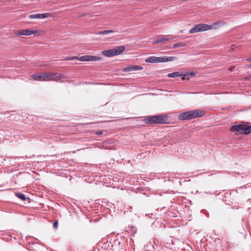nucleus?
Masks as SVG:
<instances>
[{"label": "nucleus", "mask_w": 251, "mask_h": 251, "mask_svg": "<svg viewBox=\"0 0 251 251\" xmlns=\"http://www.w3.org/2000/svg\"><path fill=\"white\" fill-rule=\"evenodd\" d=\"M38 30H30V29H23L21 30H18L15 32V34L17 36H29L32 34H35L38 33Z\"/></svg>", "instance_id": "0eeeda50"}, {"label": "nucleus", "mask_w": 251, "mask_h": 251, "mask_svg": "<svg viewBox=\"0 0 251 251\" xmlns=\"http://www.w3.org/2000/svg\"><path fill=\"white\" fill-rule=\"evenodd\" d=\"M115 53L116 55H119L123 53L126 50L125 47L121 46L114 48Z\"/></svg>", "instance_id": "ddd939ff"}, {"label": "nucleus", "mask_w": 251, "mask_h": 251, "mask_svg": "<svg viewBox=\"0 0 251 251\" xmlns=\"http://www.w3.org/2000/svg\"><path fill=\"white\" fill-rule=\"evenodd\" d=\"M31 78L36 81H45V73L33 74Z\"/></svg>", "instance_id": "9b49d317"}, {"label": "nucleus", "mask_w": 251, "mask_h": 251, "mask_svg": "<svg viewBox=\"0 0 251 251\" xmlns=\"http://www.w3.org/2000/svg\"><path fill=\"white\" fill-rule=\"evenodd\" d=\"M182 77H181L182 79V80H185V79H186V76H188V75H187V74L185 75H182Z\"/></svg>", "instance_id": "5701e85b"}, {"label": "nucleus", "mask_w": 251, "mask_h": 251, "mask_svg": "<svg viewBox=\"0 0 251 251\" xmlns=\"http://www.w3.org/2000/svg\"><path fill=\"white\" fill-rule=\"evenodd\" d=\"M53 14L50 13H41V14H34L29 16V18L30 19H44L49 17H53Z\"/></svg>", "instance_id": "6e6552de"}, {"label": "nucleus", "mask_w": 251, "mask_h": 251, "mask_svg": "<svg viewBox=\"0 0 251 251\" xmlns=\"http://www.w3.org/2000/svg\"><path fill=\"white\" fill-rule=\"evenodd\" d=\"M108 34L107 30L100 31L98 33V35H106Z\"/></svg>", "instance_id": "aec40b11"}, {"label": "nucleus", "mask_w": 251, "mask_h": 251, "mask_svg": "<svg viewBox=\"0 0 251 251\" xmlns=\"http://www.w3.org/2000/svg\"><path fill=\"white\" fill-rule=\"evenodd\" d=\"M217 25V24H213L212 25H209L205 24H200L194 26L190 30L189 33L193 34L201 31H206L211 29Z\"/></svg>", "instance_id": "7ed1b4c3"}, {"label": "nucleus", "mask_w": 251, "mask_h": 251, "mask_svg": "<svg viewBox=\"0 0 251 251\" xmlns=\"http://www.w3.org/2000/svg\"><path fill=\"white\" fill-rule=\"evenodd\" d=\"M63 77V75L60 73H45V81L55 80L57 78H61Z\"/></svg>", "instance_id": "39448f33"}, {"label": "nucleus", "mask_w": 251, "mask_h": 251, "mask_svg": "<svg viewBox=\"0 0 251 251\" xmlns=\"http://www.w3.org/2000/svg\"><path fill=\"white\" fill-rule=\"evenodd\" d=\"M107 32H108V33H110L114 32V31L112 30H107Z\"/></svg>", "instance_id": "b1692460"}, {"label": "nucleus", "mask_w": 251, "mask_h": 251, "mask_svg": "<svg viewBox=\"0 0 251 251\" xmlns=\"http://www.w3.org/2000/svg\"><path fill=\"white\" fill-rule=\"evenodd\" d=\"M101 59V57L94 55H84L79 57V60L80 61H96Z\"/></svg>", "instance_id": "423d86ee"}, {"label": "nucleus", "mask_w": 251, "mask_h": 251, "mask_svg": "<svg viewBox=\"0 0 251 251\" xmlns=\"http://www.w3.org/2000/svg\"><path fill=\"white\" fill-rule=\"evenodd\" d=\"M58 221H55L53 223V227H54V228H57V227H58Z\"/></svg>", "instance_id": "412c9836"}, {"label": "nucleus", "mask_w": 251, "mask_h": 251, "mask_svg": "<svg viewBox=\"0 0 251 251\" xmlns=\"http://www.w3.org/2000/svg\"><path fill=\"white\" fill-rule=\"evenodd\" d=\"M182 43L181 42H178L173 45V49H176L179 47H182Z\"/></svg>", "instance_id": "a211bd4d"}, {"label": "nucleus", "mask_w": 251, "mask_h": 251, "mask_svg": "<svg viewBox=\"0 0 251 251\" xmlns=\"http://www.w3.org/2000/svg\"><path fill=\"white\" fill-rule=\"evenodd\" d=\"M205 115V112L201 109H196L180 113L178 115L179 120H189L193 119L202 117Z\"/></svg>", "instance_id": "f257e3e1"}, {"label": "nucleus", "mask_w": 251, "mask_h": 251, "mask_svg": "<svg viewBox=\"0 0 251 251\" xmlns=\"http://www.w3.org/2000/svg\"><path fill=\"white\" fill-rule=\"evenodd\" d=\"M246 60L248 62H251V57H249V58L247 59Z\"/></svg>", "instance_id": "393cba45"}, {"label": "nucleus", "mask_w": 251, "mask_h": 251, "mask_svg": "<svg viewBox=\"0 0 251 251\" xmlns=\"http://www.w3.org/2000/svg\"><path fill=\"white\" fill-rule=\"evenodd\" d=\"M102 54L106 57L116 56L114 49L103 50Z\"/></svg>", "instance_id": "f8f14e48"}, {"label": "nucleus", "mask_w": 251, "mask_h": 251, "mask_svg": "<svg viewBox=\"0 0 251 251\" xmlns=\"http://www.w3.org/2000/svg\"><path fill=\"white\" fill-rule=\"evenodd\" d=\"M143 69V67L139 65H132L127 66L124 69V71L125 72H128L130 71H135L137 70H141Z\"/></svg>", "instance_id": "9d476101"}, {"label": "nucleus", "mask_w": 251, "mask_h": 251, "mask_svg": "<svg viewBox=\"0 0 251 251\" xmlns=\"http://www.w3.org/2000/svg\"><path fill=\"white\" fill-rule=\"evenodd\" d=\"M166 118L161 115L149 116L144 119V122L149 124H164L166 123Z\"/></svg>", "instance_id": "20e7f679"}, {"label": "nucleus", "mask_w": 251, "mask_h": 251, "mask_svg": "<svg viewBox=\"0 0 251 251\" xmlns=\"http://www.w3.org/2000/svg\"><path fill=\"white\" fill-rule=\"evenodd\" d=\"M79 57L78 56H74L72 57H68L66 59H65L66 60H79Z\"/></svg>", "instance_id": "6ab92c4d"}, {"label": "nucleus", "mask_w": 251, "mask_h": 251, "mask_svg": "<svg viewBox=\"0 0 251 251\" xmlns=\"http://www.w3.org/2000/svg\"><path fill=\"white\" fill-rule=\"evenodd\" d=\"M187 75H190L191 76L194 75V74L193 73L188 74Z\"/></svg>", "instance_id": "a878e982"}, {"label": "nucleus", "mask_w": 251, "mask_h": 251, "mask_svg": "<svg viewBox=\"0 0 251 251\" xmlns=\"http://www.w3.org/2000/svg\"><path fill=\"white\" fill-rule=\"evenodd\" d=\"M230 131L239 132L242 134H249L251 133V126L247 123L234 125L230 127Z\"/></svg>", "instance_id": "f03ea898"}, {"label": "nucleus", "mask_w": 251, "mask_h": 251, "mask_svg": "<svg viewBox=\"0 0 251 251\" xmlns=\"http://www.w3.org/2000/svg\"><path fill=\"white\" fill-rule=\"evenodd\" d=\"M168 40H169V38H157L153 41V44L154 45L159 43H163Z\"/></svg>", "instance_id": "4468645a"}, {"label": "nucleus", "mask_w": 251, "mask_h": 251, "mask_svg": "<svg viewBox=\"0 0 251 251\" xmlns=\"http://www.w3.org/2000/svg\"><path fill=\"white\" fill-rule=\"evenodd\" d=\"M176 59L174 56H161L156 57V63L170 62L175 60Z\"/></svg>", "instance_id": "1a4fd4ad"}, {"label": "nucleus", "mask_w": 251, "mask_h": 251, "mask_svg": "<svg viewBox=\"0 0 251 251\" xmlns=\"http://www.w3.org/2000/svg\"><path fill=\"white\" fill-rule=\"evenodd\" d=\"M16 195L17 197H18L19 198H20V199H21L23 201L25 200L26 199V197H25V195L23 193H18L16 194Z\"/></svg>", "instance_id": "f3484780"}, {"label": "nucleus", "mask_w": 251, "mask_h": 251, "mask_svg": "<svg viewBox=\"0 0 251 251\" xmlns=\"http://www.w3.org/2000/svg\"><path fill=\"white\" fill-rule=\"evenodd\" d=\"M155 58V56H150L145 60V61L148 63H156V60Z\"/></svg>", "instance_id": "dca6fc26"}, {"label": "nucleus", "mask_w": 251, "mask_h": 251, "mask_svg": "<svg viewBox=\"0 0 251 251\" xmlns=\"http://www.w3.org/2000/svg\"><path fill=\"white\" fill-rule=\"evenodd\" d=\"M96 134L99 135H101L103 134V131L102 130L98 131L96 132Z\"/></svg>", "instance_id": "4be33fe9"}, {"label": "nucleus", "mask_w": 251, "mask_h": 251, "mask_svg": "<svg viewBox=\"0 0 251 251\" xmlns=\"http://www.w3.org/2000/svg\"><path fill=\"white\" fill-rule=\"evenodd\" d=\"M182 76V74H180L179 72H174V73H170V74H168L167 75V76L169 77H179V76Z\"/></svg>", "instance_id": "2eb2a0df"}]
</instances>
